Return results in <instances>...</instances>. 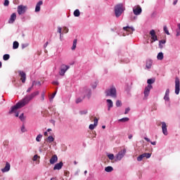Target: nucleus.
<instances>
[{"instance_id": "1", "label": "nucleus", "mask_w": 180, "mask_h": 180, "mask_svg": "<svg viewBox=\"0 0 180 180\" xmlns=\"http://www.w3.org/2000/svg\"><path fill=\"white\" fill-rule=\"evenodd\" d=\"M39 94L40 92H39V91H36L32 92L31 94L26 96L22 100L18 101L16 105L11 107V110L8 112L9 115H14L15 117H18L19 112H18V110L26 106V105H29L30 101L33 100L34 98H36V96H37Z\"/></svg>"}, {"instance_id": "2", "label": "nucleus", "mask_w": 180, "mask_h": 180, "mask_svg": "<svg viewBox=\"0 0 180 180\" xmlns=\"http://www.w3.org/2000/svg\"><path fill=\"white\" fill-rule=\"evenodd\" d=\"M124 6L123 4H120L115 6V13L116 18H120V16H122V13L124 12Z\"/></svg>"}, {"instance_id": "3", "label": "nucleus", "mask_w": 180, "mask_h": 180, "mask_svg": "<svg viewBox=\"0 0 180 180\" xmlns=\"http://www.w3.org/2000/svg\"><path fill=\"white\" fill-rule=\"evenodd\" d=\"M80 93L82 96H84V98H91V95H92V91H91V89L88 87H84L80 90Z\"/></svg>"}, {"instance_id": "4", "label": "nucleus", "mask_w": 180, "mask_h": 180, "mask_svg": "<svg viewBox=\"0 0 180 180\" xmlns=\"http://www.w3.org/2000/svg\"><path fill=\"white\" fill-rule=\"evenodd\" d=\"M106 96H111L112 98H116L117 91L116 88L115 86H112L110 89H108L105 91Z\"/></svg>"}, {"instance_id": "5", "label": "nucleus", "mask_w": 180, "mask_h": 180, "mask_svg": "<svg viewBox=\"0 0 180 180\" xmlns=\"http://www.w3.org/2000/svg\"><path fill=\"white\" fill-rule=\"evenodd\" d=\"M153 89V85H148L147 86L145 87L144 91H143V101H147L148 99V96L150 95V91Z\"/></svg>"}, {"instance_id": "6", "label": "nucleus", "mask_w": 180, "mask_h": 180, "mask_svg": "<svg viewBox=\"0 0 180 180\" xmlns=\"http://www.w3.org/2000/svg\"><path fill=\"white\" fill-rule=\"evenodd\" d=\"M127 150L126 148H124L121 150L116 155H115V161H122L123 160V158L124 155H126Z\"/></svg>"}, {"instance_id": "7", "label": "nucleus", "mask_w": 180, "mask_h": 180, "mask_svg": "<svg viewBox=\"0 0 180 180\" xmlns=\"http://www.w3.org/2000/svg\"><path fill=\"white\" fill-rule=\"evenodd\" d=\"M27 11V6L20 5L17 7V12L18 15H24Z\"/></svg>"}, {"instance_id": "8", "label": "nucleus", "mask_w": 180, "mask_h": 180, "mask_svg": "<svg viewBox=\"0 0 180 180\" xmlns=\"http://www.w3.org/2000/svg\"><path fill=\"white\" fill-rule=\"evenodd\" d=\"M70 70V65H66L65 64L62 65L60 66V70L59 72V75H61L62 77H64L65 75V72Z\"/></svg>"}, {"instance_id": "9", "label": "nucleus", "mask_w": 180, "mask_h": 180, "mask_svg": "<svg viewBox=\"0 0 180 180\" xmlns=\"http://www.w3.org/2000/svg\"><path fill=\"white\" fill-rule=\"evenodd\" d=\"M149 34H150V43L153 44L154 41H157L158 40V37H157L155 30H150Z\"/></svg>"}, {"instance_id": "10", "label": "nucleus", "mask_w": 180, "mask_h": 180, "mask_svg": "<svg viewBox=\"0 0 180 180\" xmlns=\"http://www.w3.org/2000/svg\"><path fill=\"white\" fill-rule=\"evenodd\" d=\"M179 91H180L179 78L176 77V79H175V94H176V95H179Z\"/></svg>"}, {"instance_id": "11", "label": "nucleus", "mask_w": 180, "mask_h": 180, "mask_svg": "<svg viewBox=\"0 0 180 180\" xmlns=\"http://www.w3.org/2000/svg\"><path fill=\"white\" fill-rule=\"evenodd\" d=\"M133 12L136 16H139V15H141V12H143V10L141 9V7L140 6H135L133 8Z\"/></svg>"}, {"instance_id": "12", "label": "nucleus", "mask_w": 180, "mask_h": 180, "mask_svg": "<svg viewBox=\"0 0 180 180\" xmlns=\"http://www.w3.org/2000/svg\"><path fill=\"white\" fill-rule=\"evenodd\" d=\"M18 74L20 77V79L22 84H25V82H26V73L22 70H19Z\"/></svg>"}, {"instance_id": "13", "label": "nucleus", "mask_w": 180, "mask_h": 180, "mask_svg": "<svg viewBox=\"0 0 180 180\" xmlns=\"http://www.w3.org/2000/svg\"><path fill=\"white\" fill-rule=\"evenodd\" d=\"M161 124H162V130L163 134L165 136H168V130L167 129V123H165V122H162Z\"/></svg>"}, {"instance_id": "14", "label": "nucleus", "mask_w": 180, "mask_h": 180, "mask_svg": "<svg viewBox=\"0 0 180 180\" xmlns=\"http://www.w3.org/2000/svg\"><path fill=\"white\" fill-rule=\"evenodd\" d=\"M15 20H16V13H13L8 20V23L10 25H12L13 23H15Z\"/></svg>"}, {"instance_id": "15", "label": "nucleus", "mask_w": 180, "mask_h": 180, "mask_svg": "<svg viewBox=\"0 0 180 180\" xmlns=\"http://www.w3.org/2000/svg\"><path fill=\"white\" fill-rule=\"evenodd\" d=\"M123 30H125V32H127L128 34H131V33H133V32H134V30H135L134 27H129V26L124 27Z\"/></svg>"}, {"instance_id": "16", "label": "nucleus", "mask_w": 180, "mask_h": 180, "mask_svg": "<svg viewBox=\"0 0 180 180\" xmlns=\"http://www.w3.org/2000/svg\"><path fill=\"white\" fill-rule=\"evenodd\" d=\"M96 126H98V118L95 117L94 118V124H91L89 126V129L90 130H94Z\"/></svg>"}, {"instance_id": "17", "label": "nucleus", "mask_w": 180, "mask_h": 180, "mask_svg": "<svg viewBox=\"0 0 180 180\" xmlns=\"http://www.w3.org/2000/svg\"><path fill=\"white\" fill-rule=\"evenodd\" d=\"M63 162H60L59 163L56 164L53 167V171L61 169V168H63Z\"/></svg>"}, {"instance_id": "18", "label": "nucleus", "mask_w": 180, "mask_h": 180, "mask_svg": "<svg viewBox=\"0 0 180 180\" xmlns=\"http://www.w3.org/2000/svg\"><path fill=\"white\" fill-rule=\"evenodd\" d=\"M163 99L165 101V102H169V89L166 90Z\"/></svg>"}, {"instance_id": "19", "label": "nucleus", "mask_w": 180, "mask_h": 180, "mask_svg": "<svg viewBox=\"0 0 180 180\" xmlns=\"http://www.w3.org/2000/svg\"><path fill=\"white\" fill-rule=\"evenodd\" d=\"M106 102H107L108 110H110V109L113 108V101H112V100L110 99H107Z\"/></svg>"}, {"instance_id": "20", "label": "nucleus", "mask_w": 180, "mask_h": 180, "mask_svg": "<svg viewBox=\"0 0 180 180\" xmlns=\"http://www.w3.org/2000/svg\"><path fill=\"white\" fill-rule=\"evenodd\" d=\"M57 161H58V158L57 157V155H54L50 159V164H51V165L56 164V162H57Z\"/></svg>"}, {"instance_id": "21", "label": "nucleus", "mask_w": 180, "mask_h": 180, "mask_svg": "<svg viewBox=\"0 0 180 180\" xmlns=\"http://www.w3.org/2000/svg\"><path fill=\"white\" fill-rule=\"evenodd\" d=\"M10 169H11V164L7 162L6 164V166L4 167V168L1 169V172H8V171H10Z\"/></svg>"}, {"instance_id": "22", "label": "nucleus", "mask_w": 180, "mask_h": 180, "mask_svg": "<svg viewBox=\"0 0 180 180\" xmlns=\"http://www.w3.org/2000/svg\"><path fill=\"white\" fill-rule=\"evenodd\" d=\"M152 66H153V60H150V59L147 60L146 65L147 70H150V68H151Z\"/></svg>"}, {"instance_id": "23", "label": "nucleus", "mask_w": 180, "mask_h": 180, "mask_svg": "<svg viewBox=\"0 0 180 180\" xmlns=\"http://www.w3.org/2000/svg\"><path fill=\"white\" fill-rule=\"evenodd\" d=\"M41 5H43V1H39L35 7V12H40V6Z\"/></svg>"}, {"instance_id": "24", "label": "nucleus", "mask_w": 180, "mask_h": 180, "mask_svg": "<svg viewBox=\"0 0 180 180\" xmlns=\"http://www.w3.org/2000/svg\"><path fill=\"white\" fill-rule=\"evenodd\" d=\"M165 43H167V40L165 39L159 41V49H164V45L162 44H165Z\"/></svg>"}, {"instance_id": "25", "label": "nucleus", "mask_w": 180, "mask_h": 180, "mask_svg": "<svg viewBox=\"0 0 180 180\" xmlns=\"http://www.w3.org/2000/svg\"><path fill=\"white\" fill-rule=\"evenodd\" d=\"M157 58L160 60H164V53L162 52H160L157 56Z\"/></svg>"}, {"instance_id": "26", "label": "nucleus", "mask_w": 180, "mask_h": 180, "mask_svg": "<svg viewBox=\"0 0 180 180\" xmlns=\"http://www.w3.org/2000/svg\"><path fill=\"white\" fill-rule=\"evenodd\" d=\"M144 140H146V141H148V143H150V144H152V146H155L157 144L156 141H151V140H150V139L147 138V137H144Z\"/></svg>"}, {"instance_id": "27", "label": "nucleus", "mask_w": 180, "mask_h": 180, "mask_svg": "<svg viewBox=\"0 0 180 180\" xmlns=\"http://www.w3.org/2000/svg\"><path fill=\"white\" fill-rule=\"evenodd\" d=\"M73 15H74V16H75V18H78L81 15V13L79 12V9H76L74 11Z\"/></svg>"}, {"instance_id": "28", "label": "nucleus", "mask_w": 180, "mask_h": 180, "mask_svg": "<svg viewBox=\"0 0 180 180\" xmlns=\"http://www.w3.org/2000/svg\"><path fill=\"white\" fill-rule=\"evenodd\" d=\"M129 120H130V119H129V117H123V118L118 120V122H122V123H126V122H129Z\"/></svg>"}, {"instance_id": "29", "label": "nucleus", "mask_w": 180, "mask_h": 180, "mask_svg": "<svg viewBox=\"0 0 180 180\" xmlns=\"http://www.w3.org/2000/svg\"><path fill=\"white\" fill-rule=\"evenodd\" d=\"M105 172H112L113 171V167L111 166H108L105 168Z\"/></svg>"}, {"instance_id": "30", "label": "nucleus", "mask_w": 180, "mask_h": 180, "mask_svg": "<svg viewBox=\"0 0 180 180\" xmlns=\"http://www.w3.org/2000/svg\"><path fill=\"white\" fill-rule=\"evenodd\" d=\"M19 48V42L18 41H14L13 44V49L14 50H16V49H18Z\"/></svg>"}, {"instance_id": "31", "label": "nucleus", "mask_w": 180, "mask_h": 180, "mask_svg": "<svg viewBox=\"0 0 180 180\" xmlns=\"http://www.w3.org/2000/svg\"><path fill=\"white\" fill-rule=\"evenodd\" d=\"M77 39L73 40V44H72L71 50L74 51V50H75V49H77Z\"/></svg>"}, {"instance_id": "32", "label": "nucleus", "mask_w": 180, "mask_h": 180, "mask_svg": "<svg viewBox=\"0 0 180 180\" xmlns=\"http://www.w3.org/2000/svg\"><path fill=\"white\" fill-rule=\"evenodd\" d=\"M43 138V135L41 134H38L37 136L36 137V141H37L38 143H40V141H41V139Z\"/></svg>"}, {"instance_id": "33", "label": "nucleus", "mask_w": 180, "mask_h": 180, "mask_svg": "<svg viewBox=\"0 0 180 180\" xmlns=\"http://www.w3.org/2000/svg\"><path fill=\"white\" fill-rule=\"evenodd\" d=\"M63 28H61V27H58V33L60 34V39L61 40V37H62V35H63Z\"/></svg>"}, {"instance_id": "34", "label": "nucleus", "mask_w": 180, "mask_h": 180, "mask_svg": "<svg viewBox=\"0 0 180 180\" xmlns=\"http://www.w3.org/2000/svg\"><path fill=\"white\" fill-rule=\"evenodd\" d=\"M46 141L48 143H53V141H54V138L53 136H50L47 138Z\"/></svg>"}, {"instance_id": "35", "label": "nucleus", "mask_w": 180, "mask_h": 180, "mask_svg": "<svg viewBox=\"0 0 180 180\" xmlns=\"http://www.w3.org/2000/svg\"><path fill=\"white\" fill-rule=\"evenodd\" d=\"M154 82H155V79H148L147 80L148 85H151L152 84H154Z\"/></svg>"}, {"instance_id": "36", "label": "nucleus", "mask_w": 180, "mask_h": 180, "mask_svg": "<svg viewBox=\"0 0 180 180\" xmlns=\"http://www.w3.org/2000/svg\"><path fill=\"white\" fill-rule=\"evenodd\" d=\"M11 56H9V54H5L3 56V60H4V61H8V60H9Z\"/></svg>"}, {"instance_id": "37", "label": "nucleus", "mask_w": 180, "mask_h": 180, "mask_svg": "<svg viewBox=\"0 0 180 180\" xmlns=\"http://www.w3.org/2000/svg\"><path fill=\"white\" fill-rule=\"evenodd\" d=\"M107 157H108L109 160H110L111 161H112V160H115V155H113L112 153L108 154Z\"/></svg>"}, {"instance_id": "38", "label": "nucleus", "mask_w": 180, "mask_h": 180, "mask_svg": "<svg viewBox=\"0 0 180 180\" xmlns=\"http://www.w3.org/2000/svg\"><path fill=\"white\" fill-rule=\"evenodd\" d=\"M82 98H78L77 100H76V103H81V102H82V101H84V99L85 98L84 96H82Z\"/></svg>"}, {"instance_id": "39", "label": "nucleus", "mask_w": 180, "mask_h": 180, "mask_svg": "<svg viewBox=\"0 0 180 180\" xmlns=\"http://www.w3.org/2000/svg\"><path fill=\"white\" fill-rule=\"evenodd\" d=\"M45 96H46V91H42L41 94V102H44Z\"/></svg>"}, {"instance_id": "40", "label": "nucleus", "mask_w": 180, "mask_h": 180, "mask_svg": "<svg viewBox=\"0 0 180 180\" xmlns=\"http://www.w3.org/2000/svg\"><path fill=\"white\" fill-rule=\"evenodd\" d=\"M163 30L165 32V33H166V34H167V36H169V31L168 30V27H167V26H164L163 27Z\"/></svg>"}, {"instance_id": "41", "label": "nucleus", "mask_w": 180, "mask_h": 180, "mask_svg": "<svg viewBox=\"0 0 180 180\" xmlns=\"http://www.w3.org/2000/svg\"><path fill=\"white\" fill-rule=\"evenodd\" d=\"M142 155H143V158H150L151 157V153H143Z\"/></svg>"}, {"instance_id": "42", "label": "nucleus", "mask_w": 180, "mask_h": 180, "mask_svg": "<svg viewBox=\"0 0 180 180\" xmlns=\"http://www.w3.org/2000/svg\"><path fill=\"white\" fill-rule=\"evenodd\" d=\"M19 119L21 120V122H25V114L22 113V114L19 116Z\"/></svg>"}, {"instance_id": "43", "label": "nucleus", "mask_w": 180, "mask_h": 180, "mask_svg": "<svg viewBox=\"0 0 180 180\" xmlns=\"http://www.w3.org/2000/svg\"><path fill=\"white\" fill-rule=\"evenodd\" d=\"M143 158H144V155H140L138 158H137V161L140 162V161H143Z\"/></svg>"}, {"instance_id": "44", "label": "nucleus", "mask_w": 180, "mask_h": 180, "mask_svg": "<svg viewBox=\"0 0 180 180\" xmlns=\"http://www.w3.org/2000/svg\"><path fill=\"white\" fill-rule=\"evenodd\" d=\"M117 108H120V106H122V101L117 100L115 103Z\"/></svg>"}, {"instance_id": "45", "label": "nucleus", "mask_w": 180, "mask_h": 180, "mask_svg": "<svg viewBox=\"0 0 180 180\" xmlns=\"http://www.w3.org/2000/svg\"><path fill=\"white\" fill-rule=\"evenodd\" d=\"M68 32H70V30L68 29V27H63V33H68Z\"/></svg>"}, {"instance_id": "46", "label": "nucleus", "mask_w": 180, "mask_h": 180, "mask_svg": "<svg viewBox=\"0 0 180 180\" xmlns=\"http://www.w3.org/2000/svg\"><path fill=\"white\" fill-rule=\"evenodd\" d=\"M86 113H88L87 110L79 111V115H86Z\"/></svg>"}, {"instance_id": "47", "label": "nucleus", "mask_w": 180, "mask_h": 180, "mask_svg": "<svg viewBox=\"0 0 180 180\" xmlns=\"http://www.w3.org/2000/svg\"><path fill=\"white\" fill-rule=\"evenodd\" d=\"M20 130L22 133H25L26 131V128L25 127V125H22Z\"/></svg>"}, {"instance_id": "48", "label": "nucleus", "mask_w": 180, "mask_h": 180, "mask_svg": "<svg viewBox=\"0 0 180 180\" xmlns=\"http://www.w3.org/2000/svg\"><path fill=\"white\" fill-rule=\"evenodd\" d=\"M56 94L57 92H55L52 94L51 97L49 98L51 102L53 101V99H54V97L56 96Z\"/></svg>"}, {"instance_id": "49", "label": "nucleus", "mask_w": 180, "mask_h": 180, "mask_svg": "<svg viewBox=\"0 0 180 180\" xmlns=\"http://www.w3.org/2000/svg\"><path fill=\"white\" fill-rule=\"evenodd\" d=\"M4 5V6H9V1H8V0H5Z\"/></svg>"}, {"instance_id": "50", "label": "nucleus", "mask_w": 180, "mask_h": 180, "mask_svg": "<svg viewBox=\"0 0 180 180\" xmlns=\"http://www.w3.org/2000/svg\"><path fill=\"white\" fill-rule=\"evenodd\" d=\"M37 158H39V155H35L33 157L32 160H33V161H37Z\"/></svg>"}, {"instance_id": "51", "label": "nucleus", "mask_w": 180, "mask_h": 180, "mask_svg": "<svg viewBox=\"0 0 180 180\" xmlns=\"http://www.w3.org/2000/svg\"><path fill=\"white\" fill-rule=\"evenodd\" d=\"M130 112V108H127L125 109L124 115H127Z\"/></svg>"}, {"instance_id": "52", "label": "nucleus", "mask_w": 180, "mask_h": 180, "mask_svg": "<svg viewBox=\"0 0 180 180\" xmlns=\"http://www.w3.org/2000/svg\"><path fill=\"white\" fill-rule=\"evenodd\" d=\"M176 37H179L180 36V30H176Z\"/></svg>"}, {"instance_id": "53", "label": "nucleus", "mask_w": 180, "mask_h": 180, "mask_svg": "<svg viewBox=\"0 0 180 180\" xmlns=\"http://www.w3.org/2000/svg\"><path fill=\"white\" fill-rule=\"evenodd\" d=\"M98 85V83H96V82H94V85H91V86H92V88L94 89H95V88H96V86Z\"/></svg>"}, {"instance_id": "54", "label": "nucleus", "mask_w": 180, "mask_h": 180, "mask_svg": "<svg viewBox=\"0 0 180 180\" xmlns=\"http://www.w3.org/2000/svg\"><path fill=\"white\" fill-rule=\"evenodd\" d=\"M32 89H33V86H31V87L28 88L27 90V93L30 92L32 91Z\"/></svg>"}, {"instance_id": "55", "label": "nucleus", "mask_w": 180, "mask_h": 180, "mask_svg": "<svg viewBox=\"0 0 180 180\" xmlns=\"http://www.w3.org/2000/svg\"><path fill=\"white\" fill-rule=\"evenodd\" d=\"M53 85H58L59 83L57 81L53 82Z\"/></svg>"}, {"instance_id": "56", "label": "nucleus", "mask_w": 180, "mask_h": 180, "mask_svg": "<svg viewBox=\"0 0 180 180\" xmlns=\"http://www.w3.org/2000/svg\"><path fill=\"white\" fill-rule=\"evenodd\" d=\"M44 135L46 136H49V132L45 131V132L44 133Z\"/></svg>"}, {"instance_id": "57", "label": "nucleus", "mask_w": 180, "mask_h": 180, "mask_svg": "<svg viewBox=\"0 0 180 180\" xmlns=\"http://www.w3.org/2000/svg\"><path fill=\"white\" fill-rule=\"evenodd\" d=\"M176 4H178V0H176L173 2V5H176Z\"/></svg>"}, {"instance_id": "58", "label": "nucleus", "mask_w": 180, "mask_h": 180, "mask_svg": "<svg viewBox=\"0 0 180 180\" xmlns=\"http://www.w3.org/2000/svg\"><path fill=\"white\" fill-rule=\"evenodd\" d=\"M34 84H36V81H33V82H32V86H32V88H33V86H34Z\"/></svg>"}, {"instance_id": "59", "label": "nucleus", "mask_w": 180, "mask_h": 180, "mask_svg": "<svg viewBox=\"0 0 180 180\" xmlns=\"http://www.w3.org/2000/svg\"><path fill=\"white\" fill-rule=\"evenodd\" d=\"M50 131H53V129H47V132H48V133H50Z\"/></svg>"}, {"instance_id": "60", "label": "nucleus", "mask_w": 180, "mask_h": 180, "mask_svg": "<svg viewBox=\"0 0 180 180\" xmlns=\"http://www.w3.org/2000/svg\"><path fill=\"white\" fill-rule=\"evenodd\" d=\"M128 139H133V136L129 135V136H128Z\"/></svg>"}, {"instance_id": "61", "label": "nucleus", "mask_w": 180, "mask_h": 180, "mask_svg": "<svg viewBox=\"0 0 180 180\" xmlns=\"http://www.w3.org/2000/svg\"><path fill=\"white\" fill-rule=\"evenodd\" d=\"M56 179H57L56 177H53V178L51 179V180H56Z\"/></svg>"}, {"instance_id": "62", "label": "nucleus", "mask_w": 180, "mask_h": 180, "mask_svg": "<svg viewBox=\"0 0 180 180\" xmlns=\"http://www.w3.org/2000/svg\"><path fill=\"white\" fill-rule=\"evenodd\" d=\"M130 60H129V59H127L125 61H124V63H129Z\"/></svg>"}, {"instance_id": "63", "label": "nucleus", "mask_w": 180, "mask_h": 180, "mask_svg": "<svg viewBox=\"0 0 180 180\" xmlns=\"http://www.w3.org/2000/svg\"><path fill=\"white\" fill-rule=\"evenodd\" d=\"M37 84L38 85H41V83L40 82H37Z\"/></svg>"}, {"instance_id": "64", "label": "nucleus", "mask_w": 180, "mask_h": 180, "mask_svg": "<svg viewBox=\"0 0 180 180\" xmlns=\"http://www.w3.org/2000/svg\"><path fill=\"white\" fill-rule=\"evenodd\" d=\"M177 27H178V28H179V30H180V23L178 24Z\"/></svg>"}]
</instances>
